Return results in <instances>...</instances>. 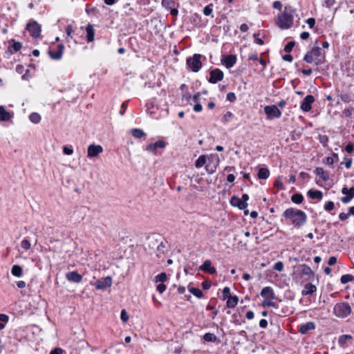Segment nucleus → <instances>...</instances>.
I'll use <instances>...</instances> for the list:
<instances>
[{
    "label": "nucleus",
    "instance_id": "obj_1",
    "mask_svg": "<svg viewBox=\"0 0 354 354\" xmlns=\"http://www.w3.org/2000/svg\"><path fill=\"white\" fill-rule=\"evenodd\" d=\"M283 216L291 221L295 227L297 228L303 226L307 218L304 212L292 207L286 209L283 213Z\"/></svg>",
    "mask_w": 354,
    "mask_h": 354
},
{
    "label": "nucleus",
    "instance_id": "obj_2",
    "mask_svg": "<svg viewBox=\"0 0 354 354\" xmlns=\"http://www.w3.org/2000/svg\"><path fill=\"white\" fill-rule=\"evenodd\" d=\"M293 23V11L290 6H286L284 11L278 16L277 24L282 29L289 28Z\"/></svg>",
    "mask_w": 354,
    "mask_h": 354
},
{
    "label": "nucleus",
    "instance_id": "obj_3",
    "mask_svg": "<svg viewBox=\"0 0 354 354\" xmlns=\"http://www.w3.org/2000/svg\"><path fill=\"white\" fill-rule=\"evenodd\" d=\"M334 314L341 318L348 316L351 313V308L348 303L337 304L333 308Z\"/></svg>",
    "mask_w": 354,
    "mask_h": 354
},
{
    "label": "nucleus",
    "instance_id": "obj_4",
    "mask_svg": "<svg viewBox=\"0 0 354 354\" xmlns=\"http://www.w3.org/2000/svg\"><path fill=\"white\" fill-rule=\"evenodd\" d=\"M201 58V55L194 54L192 57L187 59V65L193 72H198L202 67Z\"/></svg>",
    "mask_w": 354,
    "mask_h": 354
},
{
    "label": "nucleus",
    "instance_id": "obj_5",
    "mask_svg": "<svg viewBox=\"0 0 354 354\" xmlns=\"http://www.w3.org/2000/svg\"><path fill=\"white\" fill-rule=\"evenodd\" d=\"M299 273L301 278L304 281H311L313 279L315 276V272L312 270V269L306 264H301L299 267Z\"/></svg>",
    "mask_w": 354,
    "mask_h": 354
},
{
    "label": "nucleus",
    "instance_id": "obj_6",
    "mask_svg": "<svg viewBox=\"0 0 354 354\" xmlns=\"http://www.w3.org/2000/svg\"><path fill=\"white\" fill-rule=\"evenodd\" d=\"M26 30L32 37L37 38L41 33V26L36 21L32 20L26 25Z\"/></svg>",
    "mask_w": 354,
    "mask_h": 354
},
{
    "label": "nucleus",
    "instance_id": "obj_7",
    "mask_svg": "<svg viewBox=\"0 0 354 354\" xmlns=\"http://www.w3.org/2000/svg\"><path fill=\"white\" fill-rule=\"evenodd\" d=\"M264 111L268 119H272L273 118H279L281 115V111L275 105L265 106Z\"/></svg>",
    "mask_w": 354,
    "mask_h": 354
},
{
    "label": "nucleus",
    "instance_id": "obj_8",
    "mask_svg": "<svg viewBox=\"0 0 354 354\" xmlns=\"http://www.w3.org/2000/svg\"><path fill=\"white\" fill-rule=\"evenodd\" d=\"M219 163L218 158L216 156H211L208 159V162L206 164L205 169L209 174L214 173Z\"/></svg>",
    "mask_w": 354,
    "mask_h": 354
},
{
    "label": "nucleus",
    "instance_id": "obj_9",
    "mask_svg": "<svg viewBox=\"0 0 354 354\" xmlns=\"http://www.w3.org/2000/svg\"><path fill=\"white\" fill-rule=\"evenodd\" d=\"M209 82L212 84H216L218 81H221L223 79V73L218 68L213 69L209 73Z\"/></svg>",
    "mask_w": 354,
    "mask_h": 354
},
{
    "label": "nucleus",
    "instance_id": "obj_10",
    "mask_svg": "<svg viewBox=\"0 0 354 354\" xmlns=\"http://www.w3.org/2000/svg\"><path fill=\"white\" fill-rule=\"evenodd\" d=\"M112 284V279L111 277H106L102 279L97 281L94 286L97 289L104 290L110 287Z\"/></svg>",
    "mask_w": 354,
    "mask_h": 354
},
{
    "label": "nucleus",
    "instance_id": "obj_11",
    "mask_svg": "<svg viewBox=\"0 0 354 354\" xmlns=\"http://www.w3.org/2000/svg\"><path fill=\"white\" fill-rule=\"evenodd\" d=\"M103 151V148L101 145H90L87 149V156L89 158H94L97 156Z\"/></svg>",
    "mask_w": 354,
    "mask_h": 354
},
{
    "label": "nucleus",
    "instance_id": "obj_12",
    "mask_svg": "<svg viewBox=\"0 0 354 354\" xmlns=\"http://www.w3.org/2000/svg\"><path fill=\"white\" fill-rule=\"evenodd\" d=\"M315 102V97L312 95H306L301 104V109L305 112H308L312 108V104Z\"/></svg>",
    "mask_w": 354,
    "mask_h": 354
},
{
    "label": "nucleus",
    "instance_id": "obj_13",
    "mask_svg": "<svg viewBox=\"0 0 354 354\" xmlns=\"http://www.w3.org/2000/svg\"><path fill=\"white\" fill-rule=\"evenodd\" d=\"M342 192L345 196L342 197L341 201L343 203H348L354 198V187L348 189L347 187H343Z\"/></svg>",
    "mask_w": 354,
    "mask_h": 354
},
{
    "label": "nucleus",
    "instance_id": "obj_14",
    "mask_svg": "<svg viewBox=\"0 0 354 354\" xmlns=\"http://www.w3.org/2000/svg\"><path fill=\"white\" fill-rule=\"evenodd\" d=\"M236 62V57L234 55H228L223 57L221 59V62L227 68H232Z\"/></svg>",
    "mask_w": 354,
    "mask_h": 354
},
{
    "label": "nucleus",
    "instance_id": "obj_15",
    "mask_svg": "<svg viewBox=\"0 0 354 354\" xmlns=\"http://www.w3.org/2000/svg\"><path fill=\"white\" fill-rule=\"evenodd\" d=\"M66 278L69 281L80 283L82 280V276L75 271L69 272L66 274Z\"/></svg>",
    "mask_w": 354,
    "mask_h": 354
},
{
    "label": "nucleus",
    "instance_id": "obj_16",
    "mask_svg": "<svg viewBox=\"0 0 354 354\" xmlns=\"http://www.w3.org/2000/svg\"><path fill=\"white\" fill-rule=\"evenodd\" d=\"M200 270L209 274H215L216 272V268L214 266H212V263L209 260L205 261L200 266Z\"/></svg>",
    "mask_w": 354,
    "mask_h": 354
},
{
    "label": "nucleus",
    "instance_id": "obj_17",
    "mask_svg": "<svg viewBox=\"0 0 354 354\" xmlns=\"http://www.w3.org/2000/svg\"><path fill=\"white\" fill-rule=\"evenodd\" d=\"M165 143L162 140H158L154 143L149 144L147 146L146 149L149 151H151L153 153H156L158 148H165Z\"/></svg>",
    "mask_w": 354,
    "mask_h": 354
},
{
    "label": "nucleus",
    "instance_id": "obj_18",
    "mask_svg": "<svg viewBox=\"0 0 354 354\" xmlns=\"http://www.w3.org/2000/svg\"><path fill=\"white\" fill-rule=\"evenodd\" d=\"M230 203L234 206H237L240 209H245L248 206V203L243 201L237 196L232 197Z\"/></svg>",
    "mask_w": 354,
    "mask_h": 354
},
{
    "label": "nucleus",
    "instance_id": "obj_19",
    "mask_svg": "<svg viewBox=\"0 0 354 354\" xmlns=\"http://www.w3.org/2000/svg\"><path fill=\"white\" fill-rule=\"evenodd\" d=\"M64 46L63 44H59L57 46V50L55 52L49 51L50 57L53 59H60L62 57Z\"/></svg>",
    "mask_w": 354,
    "mask_h": 354
},
{
    "label": "nucleus",
    "instance_id": "obj_20",
    "mask_svg": "<svg viewBox=\"0 0 354 354\" xmlns=\"http://www.w3.org/2000/svg\"><path fill=\"white\" fill-rule=\"evenodd\" d=\"M261 296L266 299H275L274 291L272 288L267 286L263 288L261 292Z\"/></svg>",
    "mask_w": 354,
    "mask_h": 354
},
{
    "label": "nucleus",
    "instance_id": "obj_21",
    "mask_svg": "<svg viewBox=\"0 0 354 354\" xmlns=\"http://www.w3.org/2000/svg\"><path fill=\"white\" fill-rule=\"evenodd\" d=\"M11 117V113L7 111L3 106H0V122L8 121Z\"/></svg>",
    "mask_w": 354,
    "mask_h": 354
},
{
    "label": "nucleus",
    "instance_id": "obj_22",
    "mask_svg": "<svg viewBox=\"0 0 354 354\" xmlns=\"http://www.w3.org/2000/svg\"><path fill=\"white\" fill-rule=\"evenodd\" d=\"M317 290L315 285L309 283L305 285L304 290L301 292L302 295H308L314 293Z\"/></svg>",
    "mask_w": 354,
    "mask_h": 354
},
{
    "label": "nucleus",
    "instance_id": "obj_23",
    "mask_svg": "<svg viewBox=\"0 0 354 354\" xmlns=\"http://www.w3.org/2000/svg\"><path fill=\"white\" fill-rule=\"evenodd\" d=\"M315 328V324L312 322H307L300 326L299 332L302 334L307 333L309 330Z\"/></svg>",
    "mask_w": 354,
    "mask_h": 354
},
{
    "label": "nucleus",
    "instance_id": "obj_24",
    "mask_svg": "<svg viewBox=\"0 0 354 354\" xmlns=\"http://www.w3.org/2000/svg\"><path fill=\"white\" fill-rule=\"evenodd\" d=\"M308 195L310 198L321 200L323 197V194L319 190L310 189L308 192Z\"/></svg>",
    "mask_w": 354,
    "mask_h": 354
},
{
    "label": "nucleus",
    "instance_id": "obj_25",
    "mask_svg": "<svg viewBox=\"0 0 354 354\" xmlns=\"http://www.w3.org/2000/svg\"><path fill=\"white\" fill-rule=\"evenodd\" d=\"M86 37L88 42L94 40V28L92 25L88 24L86 28Z\"/></svg>",
    "mask_w": 354,
    "mask_h": 354
},
{
    "label": "nucleus",
    "instance_id": "obj_26",
    "mask_svg": "<svg viewBox=\"0 0 354 354\" xmlns=\"http://www.w3.org/2000/svg\"><path fill=\"white\" fill-rule=\"evenodd\" d=\"M315 173L322 178L323 180L326 181L329 179L328 174L324 171L322 167H317Z\"/></svg>",
    "mask_w": 354,
    "mask_h": 354
},
{
    "label": "nucleus",
    "instance_id": "obj_27",
    "mask_svg": "<svg viewBox=\"0 0 354 354\" xmlns=\"http://www.w3.org/2000/svg\"><path fill=\"white\" fill-rule=\"evenodd\" d=\"M239 301V297L237 296H231L227 300L226 306L227 308H234Z\"/></svg>",
    "mask_w": 354,
    "mask_h": 354
},
{
    "label": "nucleus",
    "instance_id": "obj_28",
    "mask_svg": "<svg viewBox=\"0 0 354 354\" xmlns=\"http://www.w3.org/2000/svg\"><path fill=\"white\" fill-rule=\"evenodd\" d=\"M11 273L15 277H20L23 274L22 268L19 265H14L12 268Z\"/></svg>",
    "mask_w": 354,
    "mask_h": 354
},
{
    "label": "nucleus",
    "instance_id": "obj_29",
    "mask_svg": "<svg viewBox=\"0 0 354 354\" xmlns=\"http://www.w3.org/2000/svg\"><path fill=\"white\" fill-rule=\"evenodd\" d=\"M270 176V171L266 168H260L258 172V177L260 179H267Z\"/></svg>",
    "mask_w": 354,
    "mask_h": 354
},
{
    "label": "nucleus",
    "instance_id": "obj_30",
    "mask_svg": "<svg viewBox=\"0 0 354 354\" xmlns=\"http://www.w3.org/2000/svg\"><path fill=\"white\" fill-rule=\"evenodd\" d=\"M131 135L136 138H141L145 136V133L140 129H133L131 130Z\"/></svg>",
    "mask_w": 354,
    "mask_h": 354
},
{
    "label": "nucleus",
    "instance_id": "obj_31",
    "mask_svg": "<svg viewBox=\"0 0 354 354\" xmlns=\"http://www.w3.org/2000/svg\"><path fill=\"white\" fill-rule=\"evenodd\" d=\"M207 162V158L205 155L200 156L195 162V166L197 168L202 167Z\"/></svg>",
    "mask_w": 354,
    "mask_h": 354
},
{
    "label": "nucleus",
    "instance_id": "obj_32",
    "mask_svg": "<svg viewBox=\"0 0 354 354\" xmlns=\"http://www.w3.org/2000/svg\"><path fill=\"white\" fill-rule=\"evenodd\" d=\"M304 197L301 194H295L291 196V201L296 204L302 203Z\"/></svg>",
    "mask_w": 354,
    "mask_h": 354
},
{
    "label": "nucleus",
    "instance_id": "obj_33",
    "mask_svg": "<svg viewBox=\"0 0 354 354\" xmlns=\"http://www.w3.org/2000/svg\"><path fill=\"white\" fill-rule=\"evenodd\" d=\"M353 337L350 335H342L339 336L338 343L340 346H342L346 344L347 340L351 339Z\"/></svg>",
    "mask_w": 354,
    "mask_h": 354
},
{
    "label": "nucleus",
    "instance_id": "obj_34",
    "mask_svg": "<svg viewBox=\"0 0 354 354\" xmlns=\"http://www.w3.org/2000/svg\"><path fill=\"white\" fill-rule=\"evenodd\" d=\"M340 281H341V283L343 284H345L350 281H353L354 276H353L352 274H344L341 277Z\"/></svg>",
    "mask_w": 354,
    "mask_h": 354
},
{
    "label": "nucleus",
    "instance_id": "obj_35",
    "mask_svg": "<svg viewBox=\"0 0 354 354\" xmlns=\"http://www.w3.org/2000/svg\"><path fill=\"white\" fill-rule=\"evenodd\" d=\"M29 119L32 122V123H35V124H37L40 122L41 120V116L39 113H32L30 115H29Z\"/></svg>",
    "mask_w": 354,
    "mask_h": 354
},
{
    "label": "nucleus",
    "instance_id": "obj_36",
    "mask_svg": "<svg viewBox=\"0 0 354 354\" xmlns=\"http://www.w3.org/2000/svg\"><path fill=\"white\" fill-rule=\"evenodd\" d=\"M167 279H168V278H167L166 273L162 272V273L158 274L155 277V282L156 283L161 282L162 283H163L164 282L167 281Z\"/></svg>",
    "mask_w": 354,
    "mask_h": 354
},
{
    "label": "nucleus",
    "instance_id": "obj_37",
    "mask_svg": "<svg viewBox=\"0 0 354 354\" xmlns=\"http://www.w3.org/2000/svg\"><path fill=\"white\" fill-rule=\"evenodd\" d=\"M189 290L198 298H201L203 297V292L198 288H191Z\"/></svg>",
    "mask_w": 354,
    "mask_h": 354
},
{
    "label": "nucleus",
    "instance_id": "obj_38",
    "mask_svg": "<svg viewBox=\"0 0 354 354\" xmlns=\"http://www.w3.org/2000/svg\"><path fill=\"white\" fill-rule=\"evenodd\" d=\"M20 245L21 248L25 251L29 250L31 247V243L28 239L22 240Z\"/></svg>",
    "mask_w": 354,
    "mask_h": 354
},
{
    "label": "nucleus",
    "instance_id": "obj_39",
    "mask_svg": "<svg viewBox=\"0 0 354 354\" xmlns=\"http://www.w3.org/2000/svg\"><path fill=\"white\" fill-rule=\"evenodd\" d=\"M10 42H12L13 43L12 48H13L15 52H18V51H19L21 49L22 44H21V42L15 41L14 39H11L10 41Z\"/></svg>",
    "mask_w": 354,
    "mask_h": 354
},
{
    "label": "nucleus",
    "instance_id": "obj_40",
    "mask_svg": "<svg viewBox=\"0 0 354 354\" xmlns=\"http://www.w3.org/2000/svg\"><path fill=\"white\" fill-rule=\"evenodd\" d=\"M203 337L206 342H214L216 339V337L215 336V335H214L213 333H210L205 334Z\"/></svg>",
    "mask_w": 354,
    "mask_h": 354
},
{
    "label": "nucleus",
    "instance_id": "obj_41",
    "mask_svg": "<svg viewBox=\"0 0 354 354\" xmlns=\"http://www.w3.org/2000/svg\"><path fill=\"white\" fill-rule=\"evenodd\" d=\"M231 293H230V289L229 287H225L223 290V299H227L229 297H230Z\"/></svg>",
    "mask_w": 354,
    "mask_h": 354
},
{
    "label": "nucleus",
    "instance_id": "obj_42",
    "mask_svg": "<svg viewBox=\"0 0 354 354\" xmlns=\"http://www.w3.org/2000/svg\"><path fill=\"white\" fill-rule=\"evenodd\" d=\"M313 53L309 51L305 55L304 60L307 63H312L313 61Z\"/></svg>",
    "mask_w": 354,
    "mask_h": 354
},
{
    "label": "nucleus",
    "instance_id": "obj_43",
    "mask_svg": "<svg viewBox=\"0 0 354 354\" xmlns=\"http://www.w3.org/2000/svg\"><path fill=\"white\" fill-rule=\"evenodd\" d=\"M310 52L317 57L322 55V49L319 46L314 47Z\"/></svg>",
    "mask_w": 354,
    "mask_h": 354
},
{
    "label": "nucleus",
    "instance_id": "obj_44",
    "mask_svg": "<svg viewBox=\"0 0 354 354\" xmlns=\"http://www.w3.org/2000/svg\"><path fill=\"white\" fill-rule=\"evenodd\" d=\"M212 4H209L207 6H205L203 9V14L205 16H209L212 13Z\"/></svg>",
    "mask_w": 354,
    "mask_h": 354
},
{
    "label": "nucleus",
    "instance_id": "obj_45",
    "mask_svg": "<svg viewBox=\"0 0 354 354\" xmlns=\"http://www.w3.org/2000/svg\"><path fill=\"white\" fill-rule=\"evenodd\" d=\"M174 3V2L172 0H162V6L167 9L171 8Z\"/></svg>",
    "mask_w": 354,
    "mask_h": 354
},
{
    "label": "nucleus",
    "instance_id": "obj_46",
    "mask_svg": "<svg viewBox=\"0 0 354 354\" xmlns=\"http://www.w3.org/2000/svg\"><path fill=\"white\" fill-rule=\"evenodd\" d=\"M295 43L292 41H289L284 47V50L287 53H289L292 50L293 47L295 46Z\"/></svg>",
    "mask_w": 354,
    "mask_h": 354
},
{
    "label": "nucleus",
    "instance_id": "obj_47",
    "mask_svg": "<svg viewBox=\"0 0 354 354\" xmlns=\"http://www.w3.org/2000/svg\"><path fill=\"white\" fill-rule=\"evenodd\" d=\"M353 162L352 158L344 157V162H341V165L344 164L346 169H349L351 167Z\"/></svg>",
    "mask_w": 354,
    "mask_h": 354
},
{
    "label": "nucleus",
    "instance_id": "obj_48",
    "mask_svg": "<svg viewBox=\"0 0 354 354\" xmlns=\"http://www.w3.org/2000/svg\"><path fill=\"white\" fill-rule=\"evenodd\" d=\"M120 318L121 320L124 322H127L129 319V315L124 309L122 310L121 311Z\"/></svg>",
    "mask_w": 354,
    "mask_h": 354
},
{
    "label": "nucleus",
    "instance_id": "obj_49",
    "mask_svg": "<svg viewBox=\"0 0 354 354\" xmlns=\"http://www.w3.org/2000/svg\"><path fill=\"white\" fill-rule=\"evenodd\" d=\"M334 207H335V205H334V203L332 202V201H328L325 205H324V209L326 210V211H331L332 209H334Z\"/></svg>",
    "mask_w": 354,
    "mask_h": 354
},
{
    "label": "nucleus",
    "instance_id": "obj_50",
    "mask_svg": "<svg viewBox=\"0 0 354 354\" xmlns=\"http://www.w3.org/2000/svg\"><path fill=\"white\" fill-rule=\"evenodd\" d=\"M274 269L277 271H282L283 270V263L281 261L277 262L274 266Z\"/></svg>",
    "mask_w": 354,
    "mask_h": 354
},
{
    "label": "nucleus",
    "instance_id": "obj_51",
    "mask_svg": "<svg viewBox=\"0 0 354 354\" xmlns=\"http://www.w3.org/2000/svg\"><path fill=\"white\" fill-rule=\"evenodd\" d=\"M63 152L66 155H71L73 153V149L71 147L64 146L63 147Z\"/></svg>",
    "mask_w": 354,
    "mask_h": 354
},
{
    "label": "nucleus",
    "instance_id": "obj_52",
    "mask_svg": "<svg viewBox=\"0 0 354 354\" xmlns=\"http://www.w3.org/2000/svg\"><path fill=\"white\" fill-rule=\"evenodd\" d=\"M323 162L328 165H333L334 163V158L329 156L326 157L323 160Z\"/></svg>",
    "mask_w": 354,
    "mask_h": 354
},
{
    "label": "nucleus",
    "instance_id": "obj_53",
    "mask_svg": "<svg viewBox=\"0 0 354 354\" xmlns=\"http://www.w3.org/2000/svg\"><path fill=\"white\" fill-rule=\"evenodd\" d=\"M156 290L157 291H158L160 293H162L163 292L165 291L166 290V286L164 284V283H160L158 285H157L156 286Z\"/></svg>",
    "mask_w": 354,
    "mask_h": 354
},
{
    "label": "nucleus",
    "instance_id": "obj_54",
    "mask_svg": "<svg viewBox=\"0 0 354 354\" xmlns=\"http://www.w3.org/2000/svg\"><path fill=\"white\" fill-rule=\"evenodd\" d=\"M345 151L348 153H352L354 151V147H353V145L352 143H349L348 144L346 147H345Z\"/></svg>",
    "mask_w": 354,
    "mask_h": 354
},
{
    "label": "nucleus",
    "instance_id": "obj_55",
    "mask_svg": "<svg viewBox=\"0 0 354 354\" xmlns=\"http://www.w3.org/2000/svg\"><path fill=\"white\" fill-rule=\"evenodd\" d=\"M227 100L230 102H234L236 100V95L234 93H228L227 94Z\"/></svg>",
    "mask_w": 354,
    "mask_h": 354
},
{
    "label": "nucleus",
    "instance_id": "obj_56",
    "mask_svg": "<svg viewBox=\"0 0 354 354\" xmlns=\"http://www.w3.org/2000/svg\"><path fill=\"white\" fill-rule=\"evenodd\" d=\"M353 109H344V111H343V114L347 117V118H349L353 114Z\"/></svg>",
    "mask_w": 354,
    "mask_h": 354
},
{
    "label": "nucleus",
    "instance_id": "obj_57",
    "mask_svg": "<svg viewBox=\"0 0 354 354\" xmlns=\"http://www.w3.org/2000/svg\"><path fill=\"white\" fill-rule=\"evenodd\" d=\"M78 354H94V352L89 348H85L81 350Z\"/></svg>",
    "mask_w": 354,
    "mask_h": 354
},
{
    "label": "nucleus",
    "instance_id": "obj_58",
    "mask_svg": "<svg viewBox=\"0 0 354 354\" xmlns=\"http://www.w3.org/2000/svg\"><path fill=\"white\" fill-rule=\"evenodd\" d=\"M273 8L280 10L282 8V3L278 1H274L273 3Z\"/></svg>",
    "mask_w": 354,
    "mask_h": 354
},
{
    "label": "nucleus",
    "instance_id": "obj_59",
    "mask_svg": "<svg viewBox=\"0 0 354 354\" xmlns=\"http://www.w3.org/2000/svg\"><path fill=\"white\" fill-rule=\"evenodd\" d=\"M349 215H350L349 213L346 214L344 212H342L339 214V218L342 221H345L348 218Z\"/></svg>",
    "mask_w": 354,
    "mask_h": 354
},
{
    "label": "nucleus",
    "instance_id": "obj_60",
    "mask_svg": "<svg viewBox=\"0 0 354 354\" xmlns=\"http://www.w3.org/2000/svg\"><path fill=\"white\" fill-rule=\"evenodd\" d=\"M307 24L310 28H313L315 24V19L314 18H309L307 20Z\"/></svg>",
    "mask_w": 354,
    "mask_h": 354
},
{
    "label": "nucleus",
    "instance_id": "obj_61",
    "mask_svg": "<svg viewBox=\"0 0 354 354\" xmlns=\"http://www.w3.org/2000/svg\"><path fill=\"white\" fill-rule=\"evenodd\" d=\"M337 263V258L335 257H330L328 259V263L329 266H333Z\"/></svg>",
    "mask_w": 354,
    "mask_h": 354
},
{
    "label": "nucleus",
    "instance_id": "obj_62",
    "mask_svg": "<svg viewBox=\"0 0 354 354\" xmlns=\"http://www.w3.org/2000/svg\"><path fill=\"white\" fill-rule=\"evenodd\" d=\"M259 35V33L254 35V37L255 38V42L257 44H259V45H263V41L261 39L258 37Z\"/></svg>",
    "mask_w": 354,
    "mask_h": 354
},
{
    "label": "nucleus",
    "instance_id": "obj_63",
    "mask_svg": "<svg viewBox=\"0 0 354 354\" xmlns=\"http://www.w3.org/2000/svg\"><path fill=\"white\" fill-rule=\"evenodd\" d=\"M62 353H63V350L60 348H56L53 349L50 353V354H62Z\"/></svg>",
    "mask_w": 354,
    "mask_h": 354
},
{
    "label": "nucleus",
    "instance_id": "obj_64",
    "mask_svg": "<svg viewBox=\"0 0 354 354\" xmlns=\"http://www.w3.org/2000/svg\"><path fill=\"white\" fill-rule=\"evenodd\" d=\"M259 326H260V327H261L263 328H266L267 326H268L267 320H266L264 319H261L260 322H259Z\"/></svg>",
    "mask_w": 354,
    "mask_h": 354
}]
</instances>
